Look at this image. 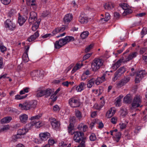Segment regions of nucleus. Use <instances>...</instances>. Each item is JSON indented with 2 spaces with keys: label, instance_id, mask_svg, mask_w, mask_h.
<instances>
[{
  "label": "nucleus",
  "instance_id": "obj_1",
  "mask_svg": "<svg viewBox=\"0 0 147 147\" xmlns=\"http://www.w3.org/2000/svg\"><path fill=\"white\" fill-rule=\"evenodd\" d=\"M37 104V102L36 100L28 101L23 103L19 104V107L21 110L27 111L32 108L35 107Z\"/></svg>",
  "mask_w": 147,
  "mask_h": 147
},
{
  "label": "nucleus",
  "instance_id": "obj_2",
  "mask_svg": "<svg viewBox=\"0 0 147 147\" xmlns=\"http://www.w3.org/2000/svg\"><path fill=\"white\" fill-rule=\"evenodd\" d=\"M74 136L73 138L74 141L77 142H79L81 140L80 145L77 147H85V141L84 139H83V133L81 131H76L74 132Z\"/></svg>",
  "mask_w": 147,
  "mask_h": 147
},
{
  "label": "nucleus",
  "instance_id": "obj_3",
  "mask_svg": "<svg viewBox=\"0 0 147 147\" xmlns=\"http://www.w3.org/2000/svg\"><path fill=\"white\" fill-rule=\"evenodd\" d=\"M103 60L101 59H95L91 64L92 70L96 71L98 70L103 64Z\"/></svg>",
  "mask_w": 147,
  "mask_h": 147
},
{
  "label": "nucleus",
  "instance_id": "obj_4",
  "mask_svg": "<svg viewBox=\"0 0 147 147\" xmlns=\"http://www.w3.org/2000/svg\"><path fill=\"white\" fill-rule=\"evenodd\" d=\"M5 27L11 31L14 30L16 27V25L10 19H7L5 23Z\"/></svg>",
  "mask_w": 147,
  "mask_h": 147
},
{
  "label": "nucleus",
  "instance_id": "obj_5",
  "mask_svg": "<svg viewBox=\"0 0 147 147\" xmlns=\"http://www.w3.org/2000/svg\"><path fill=\"white\" fill-rule=\"evenodd\" d=\"M69 103L71 107L75 108L80 107V103L79 100L76 98L72 97L69 100Z\"/></svg>",
  "mask_w": 147,
  "mask_h": 147
},
{
  "label": "nucleus",
  "instance_id": "obj_6",
  "mask_svg": "<svg viewBox=\"0 0 147 147\" xmlns=\"http://www.w3.org/2000/svg\"><path fill=\"white\" fill-rule=\"evenodd\" d=\"M141 103V98L139 96H135L133 99L132 103L131 109L136 108L140 106Z\"/></svg>",
  "mask_w": 147,
  "mask_h": 147
},
{
  "label": "nucleus",
  "instance_id": "obj_7",
  "mask_svg": "<svg viewBox=\"0 0 147 147\" xmlns=\"http://www.w3.org/2000/svg\"><path fill=\"white\" fill-rule=\"evenodd\" d=\"M125 71V69L124 67H120L114 74V77L112 78L113 81L114 82L116 81L124 73Z\"/></svg>",
  "mask_w": 147,
  "mask_h": 147
},
{
  "label": "nucleus",
  "instance_id": "obj_8",
  "mask_svg": "<svg viewBox=\"0 0 147 147\" xmlns=\"http://www.w3.org/2000/svg\"><path fill=\"white\" fill-rule=\"evenodd\" d=\"M111 135L113 136L114 135L113 137V139L114 140L117 142H118L120 140L121 137V134L120 132H117V129L111 130L110 131Z\"/></svg>",
  "mask_w": 147,
  "mask_h": 147
},
{
  "label": "nucleus",
  "instance_id": "obj_9",
  "mask_svg": "<svg viewBox=\"0 0 147 147\" xmlns=\"http://www.w3.org/2000/svg\"><path fill=\"white\" fill-rule=\"evenodd\" d=\"M50 121L52 126L53 129H57L59 128L60 126V123L55 118H51Z\"/></svg>",
  "mask_w": 147,
  "mask_h": 147
},
{
  "label": "nucleus",
  "instance_id": "obj_10",
  "mask_svg": "<svg viewBox=\"0 0 147 147\" xmlns=\"http://www.w3.org/2000/svg\"><path fill=\"white\" fill-rule=\"evenodd\" d=\"M30 74L32 78L34 77L42 78L43 76L42 73L37 70H34L31 72ZM35 78L36 79V78Z\"/></svg>",
  "mask_w": 147,
  "mask_h": 147
},
{
  "label": "nucleus",
  "instance_id": "obj_11",
  "mask_svg": "<svg viewBox=\"0 0 147 147\" xmlns=\"http://www.w3.org/2000/svg\"><path fill=\"white\" fill-rule=\"evenodd\" d=\"M40 139L42 141H46L51 136L50 134L48 132L41 133L39 134Z\"/></svg>",
  "mask_w": 147,
  "mask_h": 147
},
{
  "label": "nucleus",
  "instance_id": "obj_12",
  "mask_svg": "<svg viewBox=\"0 0 147 147\" xmlns=\"http://www.w3.org/2000/svg\"><path fill=\"white\" fill-rule=\"evenodd\" d=\"M116 112V110L114 107H112L109 109L106 112V117L108 118L112 117Z\"/></svg>",
  "mask_w": 147,
  "mask_h": 147
},
{
  "label": "nucleus",
  "instance_id": "obj_13",
  "mask_svg": "<svg viewBox=\"0 0 147 147\" xmlns=\"http://www.w3.org/2000/svg\"><path fill=\"white\" fill-rule=\"evenodd\" d=\"M19 119L21 123L23 124H25L28 120V115L24 113L22 114L19 116Z\"/></svg>",
  "mask_w": 147,
  "mask_h": 147
},
{
  "label": "nucleus",
  "instance_id": "obj_14",
  "mask_svg": "<svg viewBox=\"0 0 147 147\" xmlns=\"http://www.w3.org/2000/svg\"><path fill=\"white\" fill-rule=\"evenodd\" d=\"M37 14L34 12H30L29 19V22L30 23H32L37 19Z\"/></svg>",
  "mask_w": 147,
  "mask_h": 147
},
{
  "label": "nucleus",
  "instance_id": "obj_15",
  "mask_svg": "<svg viewBox=\"0 0 147 147\" xmlns=\"http://www.w3.org/2000/svg\"><path fill=\"white\" fill-rule=\"evenodd\" d=\"M65 45L62 39H60L58 41H56L55 43V48L56 49H59Z\"/></svg>",
  "mask_w": 147,
  "mask_h": 147
},
{
  "label": "nucleus",
  "instance_id": "obj_16",
  "mask_svg": "<svg viewBox=\"0 0 147 147\" xmlns=\"http://www.w3.org/2000/svg\"><path fill=\"white\" fill-rule=\"evenodd\" d=\"M65 45L67 43L74 40V38L72 36H67L64 38H62Z\"/></svg>",
  "mask_w": 147,
  "mask_h": 147
},
{
  "label": "nucleus",
  "instance_id": "obj_17",
  "mask_svg": "<svg viewBox=\"0 0 147 147\" xmlns=\"http://www.w3.org/2000/svg\"><path fill=\"white\" fill-rule=\"evenodd\" d=\"M73 16L71 14L69 13L66 15L63 19V21L65 23H68L72 20Z\"/></svg>",
  "mask_w": 147,
  "mask_h": 147
},
{
  "label": "nucleus",
  "instance_id": "obj_18",
  "mask_svg": "<svg viewBox=\"0 0 147 147\" xmlns=\"http://www.w3.org/2000/svg\"><path fill=\"white\" fill-rule=\"evenodd\" d=\"M79 21L81 24H84L88 22V19L85 16L82 14L79 17Z\"/></svg>",
  "mask_w": 147,
  "mask_h": 147
},
{
  "label": "nucleus",
  "instance_id": "obj_19",
  "mask_svg": "<svg viewBox=\"0 0 147 147\" xmlns=\"http://www.w3.org/2000/svg\"><path fill=\"white\" fill-rule=\"evenodd\" d=\"M137 55V52H134L130 53L126 58L125 61H123L124 62H127L132 59L133 58L135 57Z\"/></svg>",
  "mask_w": 147,
  "mask_h": 147
},
{
  "label": "nucleus",
  "instance_id": "obj_20",
  "mask_svg": "<svg viewBox=\"0 0 147 147\" xmlns=\"http://www.w3.org/2000/svg\"><path fill=\"white\" fill-rule=\"evenodd\" d=\"M86 86L85 84L83 82H81L77 86L76 89L78 92H80L84 90Z\"/></svg>",
  "mask_w": 147,
  "mask_h": 147
},
{
  "label": "nucleus",
  "instance_id": "obj_21",
  "mask_svg": "<svg viewBox=\"0 0 147 147\" xmlns=\"http://www.w3.org/2000/svg\"><path fill=\"white\" fill-rule=\"evenodd\" d=\"M123 62V59H119L116 63L113 65L111 67L112 69L114 71L116 70L121 65V63Z\"/></svg>",
  "mask_w": 147,
  "mask_h": 147
},
{
  "label": "nucleus",
  "instance_id": "obj_22",
  "mask_svg": "<svg viewBox=\"0 0 147 147\" xmlns=\"http://www.w3.org/2000/svg\"><path fill=\"white\" fill-rule=\"evenodd\" d=\"M27 4L35 8L36 7V4L35 0H26Z\"/></svg>",
  "mask_w": 147,
  "mask_h": 147
},
{
  "label": "nucleus",
  "instance_id": "obj_23",
  "mask_svg": "<svg viewBox=\"0 0 147 147\" xmlns=\"http://www.w3.org/2000/svg\"><path fill=\"white\" fill-rule=\"evenodd\" d=\"M104 8L107 10H111L114 7V4L111 2H109L106 3L104 5Z\"/></svg>",
  "mask_w": 147,
  "mask_h": 147
},
{
  "label": "nucleus",
  "instance_id": "obj_24",
  "mask_svg": "<svg viewBox=\"0 0 147 147\" xmlns=\"http://www.w3.org/2000/svg\"><path fill=\"white\" fill-rule=\"evenodd\" d=\"M54 91V90L53 89L48 88L46 90H45V95L46 97H47L53 94Z\"/></svg>",
  "mask_w": 147,
  "mask_h": 147
},
{
  "label": "nucleus",
  "instance_id": "obj_25",
  "mask_svg": "<svg viewBox=\"0 0 147 147\" xmlns=\"http://www.w3.org/2000/svg\"><path fill=\"white\" fill-rule=\"evenodd\" d=\"M83 65V64L82 63V62H81V63H77L72 70L71 73H74L77 70L80 69Z\"/></svg>",
  "mask_w": 147,
  "mask_h": 147
},
{
  "label": "nucleus",
  "instance_id": "obj_26",
  "mask_svg": "<svg viewBox=\"0 0 147 147\" xmlns=\"http://www.w3.org/2000/svg\"><path fill=\"white\" fill-rule=\"evenodd\" d=\"M12 120L11 117H7L1 119L0 122L1 123H8Z\"/></svg>",
  "mask_w": 147,
  "mask_h": 147
},
{
  "label": "nucleus",
  "instance_id": "obj_27",
  "mask_svg": "<svg viewBox=\"0 0 147 147\" xmlns=\"http://www.w3.org/2000/svg\"><path fill=\"white\" fill-rule=\"evenodd\" d=\"M123 97V96L121 95L116 98L115 103L116 106L119 107L121 106V100Z\"/></svg>",
  "mask_w": 147,
  "mask_h": 147
},
{
  "label": "nucleus",
  "instance_id": "obj_28",
  "mask_svg": "<svg viewBox=\"0 0 147 147\" xmlns=\"http://www.w3.org/2000/svg\"><path fill=\"white\" fill-rule=\"evenodd\" d=\"M78 128L81 131L85 132L87 130L88 127L86 125H84L83 124H81L79 125L78 127Z\"/></svg>",
  "mask_w": 147,
  "mask_h": 147
},
{
  "label": "nucleus",
  "instance_id": "obj_29",
  "mask_svg": "<svg viewBox=\"0 0 147 147\" xmlns=\"http://www.w3.org/2000/svg\"><path fill=\"white\" fill-rule=\"evenodd\" d=\"M26 20V17L20 16L18 18V23L20 26H22L25 22Z\"/></svg>",
  "mask_w": 147,
  "mask_h": 147
},
{
  "label": "nucleus",
  "instance_id": "obj_30",
  "mask_svg": "<svg viewBox=\"0 0 147 147\" xmlns=\"http://www.w3.org/2000/svg\"><path fill=\"white\" fill-rule=\"evenodd\" d=\"M28 131V129L24 128L19 129L17 133L22 136L25 134Z\"/></svg>",
  "mask_w": 147,
  "mask_h": 147
},
{
  "label": "nucleus",
  "instance_id": "obj_31",
  "mask_svg": "<svg viewBox=\"0 0 147 147\" xmlns=\"http://www.w3.org/2000/svg\"><path fill=\"white\" fill-rule=\"evenodd\" d=\"M95 82V79L92 78L87 81V87L88 88H91L94 85Z\"/></svg>",
  "mask_w": 147,
  "mask_h": 147
},
{
  "label": "nucleus",
  "instance_id": "obj_32",
  "mask_svg": "<svg viewBox=\"0 0 147 147\" xmlns=\"http://www.w3.org/2000/svg\"><path fill=\"white\" fill-rule=\"evenodd\" d=\"M131 100V96L130 94H128L125 96L123 99L124 102L126 103H129Z\"/></svg>",
  "mask_w": 147,
  "mask_h": 147
},
{
  "label": "nucleus",
  "instance_id": "obj_33",
  "mask_svg": "<svg viewBox=\"0 0 147 147\" xmlns=\"http://www.w3.org/2000/svg\"><path fill=\"white\" fill-rule=\"evenodd\" d=\"M68 133L71 135L73 134L74 132L73 130L74 127L73 124L70 123L68 127Z\"/></svg>",
  "mask_w": 147,
  "mask_h": 147
},
{
  "label": "nucleus",
  "instance_id": "obj_34",
  "mask_svg": "<svg viewBox=\"0 0 147 147\" xmlns=\"http://www.w3.org/2000/svg\"><path fill=\"white\" fill-rule=\"evenodd\" d=\"M110 18V15L108 13H105V18H101L100 21L104 23V22H107Z\"/></svg>",
  "mask_w": 147,
  "mask_h": 147
},
{
  "label": "nucleus",
  "instance_id": "obj_35",
  "mask_svg": "<svg viewBox=\"0 0 147 147\" xmlns=\"http://www.w3.org/2000/svg\"><path fill=\"white\" fill-rule=\"evenodd\" d=\"M146 74V72L145 70H141L137 72L136 76H138V77H139L142 78Z\"/></svg>",
  "mask_w": 147,
  "mask_h": 147
},
{
  "label": "nucleus",
  "instance_id": "obj_36",
  "mask_svg": "<svg viewBox=\"0 0 147 147\" xmlns=\"http://www.w3.org/2000/svg\"><path fill=\"white\" fill-rule=\"evenodd\" d=\"M75 115L77 118L79 120H81L82 118V113L78 110H76L75 111Z\"/></svg>",
  "mask_w": 147,
  "mask_h": 147
},
{
  "label": "nucleus",
  "instance_id": "obj_37",
  "mask_svg": "<svg viewBox=\"0 0 147 147\" xmlns=\"http://www.w3.org/2000/svg\"><path fill=\"white\" fill-rule=\"evenodd\" d=\"M39 24L40 21H38L35 22L32 26V30L33 31H35L38 28Z\"/></svg>",
  "mask_w": 147,
  "mask_h": 147
},
{
  "label": "nucleus",
  "instance_id": "obj_38",
  "mask_svg": "<svg viewBox=\"0 0 147 147\" xmlns=\"http://www.w3.org/2000/svg\"><path fill=\"white\" fill-rule=\"evenodd\" d=\"M120 114L123 117L125 116L127 114V110L125 108H122L120 111Z\"/></svg>",
  "mask_w": 147,
  "mask_h": 147
},
{
  "label": "nucleus",
  "instance_id": "obj_39",
  "mask_svg": "<svg viewBox=\"0 0 147 147\" xmlns=\"http://www.w3.org/2000/svg\"><path fill=\"white\" fill-rule=\"evenodd\" d=\"M45 90H39L36 92V96L38 97H40L45 95Z\"/></svg>",
  "mask_w": 147,
  "mask_h": 147
},
{
  "label": "nucleus",
  "instance_id": "obj_40",
  "mask_svg": "<svg viewBox=\"0 0 147 147\" xmlns=\"http://www.w3.org/2000/svg\"><path fill=\"white\" fill-rule=\"evenodd\" d=\"M22 138V136H20L17 133V134L16 135H13L12 137V140L14 142H15L17 141V140L20 138Z\"/></svg>",
  "mask_w": 147,
  "mask_h": 147
},
{
  "label": "nucleus",
  "instance_id": "obj_41",
  "mask_svg": "<svg viewBox=\"0 0 147 147\" xmlns=\"http://www.w3.org/2000/svg\"><path fill=\"white\" fill-rule=\"evenodd\" d=\"M147 34V28L145 27L143 28L140 32L141 38H142L144 36Z\"/></svg>",
  "mask_w": 147,
  "mask_h": 147
},
{
  "label": "nucleus",
  "instance_id": "obj_42",
  "mask_svg": "<svg viewBox=\"0 0 147 147\" xmlns=\"http://www.w3.org/2000/svg\"><path fill=\"white\" fill-rule=\"evenodd\" d=\"M132 12V11L131 9L128 8L124 9L122 14L123 16H125L131 13Z\"/></svg>",
  "mask_w": 147,
  "mask_h": 147
},
{
  "label": "nucleus",
  "instance_id": "obj_43",
  "mask_svg": "<svg viewBox=\"0 0 147 147\" xmlns=\"http://www.w3.org/2000/svg\"><path fill=\"white\" fill-rule=\"evenodd\" d=\"M0 49L1 51L3 53L7 50V48L4 46L3 43L0 41Z\"/></svg>",
  "mask_w": 147,
  "mask_h": 147
},
{
  "label": "nucleus",
  "instance_id": "obj_44",
  "mask_svg": "<svg viewBox=\"0 0 147 147\" xmlns=\"http://www.w3.org/2000/svg\"><path fill=\"white\" fill-rule=\"evenodd\" d=\"M34 125L35 127L37 128H38L42 126L43 123L40 121H34Z\"/></svg>",
  "mask_w": 147,
  "mask_h": 147
},
{
  "label": "nucleus",
  "instance_id": "obj_45",
  "mask_svg": "<svg viewBox=\"0 0 147 147\" xmlns=\"http://www.w3.org/2000/svg\"><path fill=\"white\" fill-rule=\"evenodd\" d=\"M89 32L87 31L83 32L81 34V36L82 39L86 38L89 35Z\"/></svg>",
  "mask_w": 147,
  "mask_h": 147
},
{
  "label": "nucleus",
  "instance_id": "obj_46",
  "mask_svg": "<svg viewBox=\"0 0 147 147\" xmlns=\"http://www.w3.org/2000/svg\"><path fill=\"white\" fill-rule=\"evenodd\" d=\"M125 85V84L121 80L116 83L117 87L118 88H120Z\"/></svg>",
  "mask_w": 147,
  "mask_h": 147
},
{
  "label": "nucleus",
  "instance_id": "obj_47",
  "mask_svg": "<svg viewBox=\"0 0 147 147\" xmlns=\"http://www.w3.org/2000/svg\"><path fill=\"white\" fill-rule=\"evenodd\" d=\"M130 79V77L127 76L124 77L121 80L123 82L125 85L129 81Z\"/></svg>",
  "mask_w": 147,
  "mask_h": 147
},
{
  "label": "nucleus",
  "instance_id": "obj_48",
  "mask_svg": "<svg viewBox=\"0 0 147 147\" xmlns=\"http://www.w3.org/2000/svg\"><path fill=\"white\" fill-rule=\"evenodd\" d=\"M93 46L94 45L93 44H91L88 45L86 48L85 52L86 53L89 52L93 48Z\"/></svg>",
  "mask_w": 147,
  "mask_h": 147
},
{
  "label": "nucleus",
  "instance_id": "obj_49",
  "mask_svg": "<svg viewBox=\"0 0 147 147\" xmlns=\"http://www.w3.org/2000/svg\"><path fill=\"white\" fill-rule=\"evenodd\" d=\"M10 128V127L9 125H7L4 126L1 129V131H6L8 130Z\"/></svg>",
  "mask_w": 147,
  "mask_h": 147
},
{
  "label": "nucleus",
  "instance_id": "obj_50",
  "mask_svg": "<svg viewBox=\"0 0 147 147\" xmlns=\"http://www.w3.org/2000/svg\"><path fill=\"white\" fill-rule=\"evenodd\" d=\"M60 144V147H70L71 146L70 144H69L67 145L66 143L63 142H61Z\"/></svg>",
  "mask_w": 147,
  "mask_h": 147
},
{
  "label": "nucleus",
  "instance_id": "obj_51",
  "mask_svg": "<svg viewBox=\"0 0 147 147\" xmlns=\"http://www.w3.org/2000/svg\"><path fill=\"white\" fill-rule=\"evenodd\" d=\"M34 121H32L28 123V124L26 125L27 127V128L26 129H28V130L30 129L34 125Z\"/></svg>",
  "mask_w": 147,
  "mask_h": 147
},
{
  "label": "nucleus",
  "instance_id": "obj_52",
  "mask_svg": "<svg viewBox=\"0 0 147 147\" xmlns=\"http://www.w3.org/2000/svg\"><path fill=\"white\" fill-rule=\"evenodd\" d=\"M22 58L23 59L25 62H28L29 60V58L27 53L24 54Z\"/></svg>",
  "mask_w": 147,
  "mask_h": 147
},
{
  "label": "nucleus",
  "instance_id": "obj_53",
  "mask_svg": "<svg viewBox=\"0 0 147 147\" xmlns=\"http://www.w3.org/2000/svg\"><path fill=\"white\" fill-rule=\"evenodd\" d=\"M26 96H21L19 94H17L15 96V99L16 100H21L24 98Z\"/></svg>",
  "mask_w": 147,
  "mask_h": 147
},
{
  "label": "nucleus",
  "instance_id": "obj_54",
  "mask_svg": "<svg viewBox=\"0 0 147 147\" xmlns=\"http://www.w3.org/2000/svg\"><path fill=\"white\" fill-rule=\"evenodd\" d=\"M56 142L54 140L51 138L49 140L47 144H49L50 146V145H53Z\"/></svg>",
  "mask_w": 147,
  "mask_h": 147
},
{
  "label": "nucleus",
  "instance_id": "obj_55",
  "mask_svg": "<svg viewBox=\"0 0 147 147\" xmlns=\"http://www.w3.org/2000/svg\"><path fill=\"white\" fill-rule=\"evenodd\" d=\"M50 99L52 101L54 102L57 99V96L53 93L51 94V96L50 97Z\"/></svg>",
  "mask_w": 147,
  "mask_h": 147
},
{
  "label": "nucleus",
  "instance_id": "obj_56",
  "mask_svg": "<svg viewBox=\"0 0 147 147\" xmlns=\"http://www.w3.org/2000/svg\"><path fill=\"white\" fill-rule=\"evenodd\" d=\"M96 139V137L94 134H92L90 136V139L91 141H94Z\"/></svg>",
  "mask_w": 147,
  "mask_h": 147
},
{
  "label": "nucleus",
  "instance_id": "obj_57",
  "mask_svg": "<svg viewBox=\"0 0 147 147\" xmlns=\"http://www.w3.org/2000/svg\"><path fill=\"white\" fill-rule=\"evenodd\" d=\"M60 109V108L57 105H55L53 107V110L55 112H58Z\"/></svg>",
  "mask_w": 147,
  "mask_h": 147
},
{
  "label": "nucleus",
  "instance_id": "obj_58",
  "mask_svg": "<svg viewBox=\"0 0 147 147\" xmlns=\"http://www.w3.org/2000/svg\"><path fill=\"white\" fill-rule=\"evenodd\" d=\"M2 3L5 5L9 4L11 2V0H1Z\"/></svg>",
  "mask_w": 147,
  "mask_h": 147
},
{
  "label": "nucleus",
  "instance_id": "obj_59",
  "mask_svg": "<svg viewBox=\"0 0 147 147\" xmlns=\"http://www.w3.org/2000/svg\"><path fill=\"white\" fill-rule=\"evenodd\" d=\"M100 78V77L98 78L96 80H95V84L97 85H99L100 83H102L101 80Z\"/></svg>",
  "mask_w": 147,
  "mask_h": 147
},
{
  "label": "nucleus",
  "instance_id": "obj_60",
  "mask_svg": "<svg viewBox=\"0 0 147 147\" xmlns=\"http://www.w3.org/2000/svg\"><path fill=\"white\" fill-rule=\"evenodd\" d=\"M120 6L124 10L128 8V5L125 3H122L120 5Z\"/></svg>",
  "mask_w": 147,
  "mask_h": 147
},
{
  "label": "nucleus",
  "instance_id": "obj_61",
  "mask_svg": "<svg viewBox=\"0 0 147 147\" xmlns=\"http://www.w3.org/2000/svg\"><path fill=\"white\" fill-rule=\"evenodd\" d=\"M111 122L113 124H115L116 123L117 121V118L116 117H112L111 119Z\"/></svg>",
  "mask_w": 147,
  "mask_h": 147
},
{
  "label": "nucleus",
  "instance_id": "obj_62",
  "mask_svg": "<svg viewBox=\"0 0 147 147\" xmlns=\"http://www.w3.org/2000/svg\"><path fill=\"white\" fill-rule=\"evenodd\" d=\"M119 125L120 128L121 129H125L126 127V125L125 124L123 123H120Z\"/></svg>",
  "mask_w": 147,
  "mask_h": 147
},
{
  "label": "nucleus",
  "instance_id": "obj_63",
  "mask_svg": "<svg viewBox=\"0 0 147 147\" xmlns=\"http://www.w3.org/2000/svg\"><path fill=\"white\" fill-rule=\"evenodd\" d=\"M33 36H34L32 35L30 36V37L28 38L27 39V41L29 42H30L34 40L35 37H33Z\"/></svg>",
  "mask_w": 147,
  "mask_h": 147
},
{
  "label": "nucleus",
  "instance_id": "obj_64",
  "mask_svg": "<svg viewBox=\"0 0 147 147\" xmlns=\"http://www.w3.org/2000/svg\"><path fill=\"white\" fill-rule=\"evenodd\" d=\"M92 53H88L83 57V59L86 60L91 55Z\"/></svg>",
  "mask_w": 147,
  "mask_h": 147
}]
</instances>
